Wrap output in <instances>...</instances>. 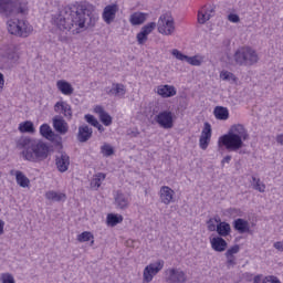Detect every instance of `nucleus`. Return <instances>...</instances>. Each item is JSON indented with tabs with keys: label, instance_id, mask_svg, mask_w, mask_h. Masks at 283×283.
<instances>
[{
	"label": "nucleus",
	"instance_id": "obj_34",
	"mask_svg": "<svg viewBox=\"0 0 283 283\" xmlns=\"http://www.w3.org/2000/svg\"><path fill=\"white\" fill-rule=\"evenodd\" d=\"M106 222L108 227H116V224L123 222V217L120 214L109 213L107 214Z\"/></svg>",
	"mask_w": 283,
	"mask_h": 283
},
{
	"label": "nucleus",
	"instance_id": "obj_11",
	"mask_svg": "<svg viewBox=\"0 0 283 283\" xmlns=\"http://www.w3.org/2000/svg\"><path fill=\"white\" fill-rule=\"evenodd\" d=\"M55 167L60 174H65L70 169V155L61 150L55 155Z\"/></svg>",
	"mask_w": 283,
	"mask_h": 283
},
{
	"label": "nucleus",
	"instance_id": "obj_31",
	"mask_svg": "<svg viewBox=\"0 0 283 283\" xmlns=\"http://www.w3.org/2000/svg\"><path fill=\"white\" fill-rule=\"evenodd\" d=\"M46 200H52L53 202H61L63 200H66L65 193L56 192V191H48L45 193Z\"/></svg>",
	"mask_w": 283,
	"mask_h": 283
},
{
	"label": "nucleus",
	"instance_id": "obj_45",
	"mask_svg": "<svg viewBox=\"0 0 283 283\" xmlns=\"http://www.w3.org/2000/svg\"><path fill=\"white\" fill-rule=\"evenodd\" d=\"M262 283H282L280 282V279L273 275L265 276L262 281Z\"/></svg>",
	"mask_w": 283,
	"mask_h": 283
},
{
	"label": "nucleus",
	"instance_id": "obj_48",
	"mask_svg": "<svg viewBox=\"0 0 283 283\" xmlns=\"http://www.w3.org/2000/svg\"><path fill=\"white\" fill-rule=\"evenodd\" d=\"M228 266H235V256H226Z\"/></svg>",
	"mask_w": 283,
	"mask_h": 283
},
{
	"label": "nucleus",
	"instance_id": "obj_29",
	"mask_svg": "<svg viewBox=\"0 0 283 283\" xmlns=\"http://www.w3.org/2000/svg\"><path fill=\"white\" fill-rule=\"evenodd\" d=\"M18 129L21 134H34V123H32L31 120L22 122L19 124Z\"/></svg>",
	"mask_w": 283,
	"mask_h": 283
},
{
	"label": "nucleus",
	"instance_id": "obj_56",
	"mask_svg": "<svg viewBox=\"0 0 283 283\" xmlns=\"http://www.w3.org/2000/svg\"><path fill=\"white\" fill-rule=\"evenodd\" d=\"M253 282L254 283H262V274L255 275L254 279H253Z\"/></svg>",
	"mask_w": 283,
	"mask_h": 283
},
{
	"label": "nucleus",
	"instance_id": "obj_35",
	"mask_svg": "<svg viewBox=\"0 0 283 283\" xmlns=\"http://www.w3.org/2000/svg\"><path fill=\"white\" fill-rule=\"evenodd\" d=\"M90 240H92L91 244H94V234H92V232L84 231L77 235L78 242H90Z\"/></svg>",
	"mask_w": 283,
	"mask_h": 283
},
{
	"label": "nucleus",
	"instance_id": "obj_37",
	"mask_svg": "<svg viewBox=\"0 0 283 283\" xmlns=\"http://www.w3.org/2000/svg\"><path fill=\"white\" fill-rule=\"evenodd\" d=\"M211 17H213V14L207 15V11L201 10L198 12V23H200L201 25H205V22L209 21Z\"/></svg>",
	"mask_w": 283,
	"mask_h": 283
},
{
	"label": "nucleus",
	"instance_id": "obj_53",
	"mask_svg": "<svg viewBox=\"0 0 283 283\" xmlns=\"http://www.w3.org/2000/svg\"><path fill=\"white\" fill-rule=\"evenodd\" d=\"M59 41H61V43H67L70 41V38H67V35H60Z\"/></svg>",
	"mask_w": 283,
	"mask_h": 283
},
{
	"label": "nucleus",
	"instance_id": "obj_50",
	"mask_svg": "<svg viewBox=\"0 0 283 283\" xmlns=\"http://www.w3.org/2000/svg\"><path fill=\"white\" fill-rule=\"evenodd\" d=\"M94 112H95V114H98V116L101 117L105 113V108H103V106H96L94 108Z\"/></svg>",
	"mask_w": 283,
	"mask_h": 283
},
{
	"label": "nucleus",
	"instance_id": "obj_59",
	"mask_svg": "<svg viewBox=\"0 0 283 283\" xmlns=\"http://www.w3.org/2000/svg\"><path fill=\"white\" fill-rule=\"evenodd\" d=\"M138 134L139 133L137 130H132L130 133H128V136H133V138H136Z\"/></svg>",
	"mask_w": 283,
	"mask_h": 283
},
{
	"label": "nucleus",
	"instance_id": "obj_52",
	"mask_svg": "<svg viewBox=\"0 0 283 283\" xmlns=\"http://www.w3.org/2000/svg\"><path fill=\"white\" fill-rule=\"evenodd\" d=\"M4 85H6V80L3 78L2 73H0V94L3 92Z\"/></svg>",
	"mask_w": 283,
	"mask_h": 283
},
{
	"label": "nucleus",
	"instance_id": "obj_33",
	"mask_svg": "<svg viewBox=\"0 0 283 283\" xmlns=\"http://www.w3.org/2000/svg\"><path fill=\"white\" fill-rule=\"evenodd\" d=\"M253 189L255 191H259L260 193H264L266 190V185L260 180V178H256L255 176H252V182H251Z\"/></svg>",
	"mask_w": 283,
	"mask_h": 283
},
{
	"label": "nucleus",
	"instance_id": "obj_60",
	"mask_svg": "<svg viewBox=\"0 0 283 283\" xmlns=\"http://www.w3.org/2000/svg\"><path fill=\"white\" fill-rule=\"evenodd\" d=\"M213 222H217V224H220V222H222V220H220V217H217L213 219Z\"/></svg>",
	"mask_w": 283,
	"mask_h": 283
},
{
	"label": "nucleus",
	"instance_id": "obj_5",
	"mask_svg": "<svg viewBox=\"0 0 283 283\" xmlns=\"http://www.w3.org/2000/svg\"><path fill=\"white\" fill-rule=\"evenodd\" d=\"M28 12V6L21 0H0V14L10 19V17H17V14H25Z\"/></svg>",
	"mask_w": 283,
	"mask_h": 283
},
{
	"label": "nucleus",
	"instance_id": "obj_24",
	"mask_svg": "<svg viewBox=\"0 0 283 283\" xmlns=\"http://www.w3.org/2000/svg\"><path fill=\"white\" fill-rule=\"evenodd\" d=\"M109 96H125V85L120 83H113L112 87L106 91Z\"/></svg>",
	"mask_w": 283,
	"mask_h": 283
},
{
	"label": "nucleus",
	"instance_id": "obj_43",
	"mask_svg": "<svg viewBox=\"0 0 283 283\" xmlns=\"http://www.w3.org/2000/svg\"><path fill=\"white\" fill-rule=\"evenodd\" d=\"M209 143H211V139H209L207 137H200L199 138L200 149H202L203 151L207 150V147H209Z\"/></svg>",
	"mask_w": 283,
	"mask_h": 283
},
{
	"label": "nucleus",
	"instance_id": "obj_2",
	"mask_svg": "<svg viewBox=\"0 0 283 283\" xmlns=\"http://www.w3.org/2000/svg\"><path fill=\"white\" fill-rule=\"evenodd\" d=\"M17 149H22L21 156L29 163H43L50 156V146L40 139L22 136L15 140Z\"/></svg>",
	"mask_w": 283,
	"mask_h": 283
},
{
	"label": "nucleus",
	"instance_id": "obj_1",
	"mask_svg": "<svg viewBox=\"0 0 283 283\" xmlns=\"http://www.w3.org/2000/svg\"><path fill=\"white\" fill-rule=\"evenodd\" d=\"M54 23L62 32H70L72 30V34H81L83 30L96 25L94 6L90 3H80L65 7L60 11Z\"/></svg>",
	"mask_w": 283,
	"mask_h": 283
},
{
	"label": "nucleus",
	"instance_id": "obj_9",
	"mask_svg": "<svg viewBox=\"0 0 283 283\" xmlns=\"http://www.w3.org/2000/svg\"><path fill=\"white\" fill-rule=\"evenodd\" d=\"M171 54L178 61H186L189 65H195L196 67H200V65H202L203 60L200 55L188 56L182 54L178 49H174Z\"/></svg>",
	"mask_w": 283,
	"mask_h": 283
},
{
	"label": "nucleus",
	"instance_id": "obj_23",
	"mask_svg": "<svg viewBox=\"0 0 283 283\" xmlns=\"http://www.w3.org/2000/svg\"><path fill=\"white\" fill-rule=\"evenodd\" d=\"M115 205L117 209L125 210L129 207V198H127L123 192L117 191L115 196Z\"/></svg>",
	"mask_w": 283,
	"mask_h": 283
},
{
	"label": "nucleus",
	"instance_id": "obj_57",
	"mask_svg": "<svg viewBox=\"0 0 283 283\" xmlns=\"http://www.w3.org/2000/svg\"><path fill=\"white\" fill-rule=\"evenodd\" d=\"M276 143L279 145H283V134H280V135L276 136Z\"/></svg>",
	"mask_w": 283,
	"mask_h": 283
},
{
	"label": "nucleus",
	"instance_id": "obj_6",
	"mask_svg": "<svg viewBox=\"0 0 283 283\" xmlns=\"http://www.w3.org/2000/svg\"><path fill=\"white\" fill-rule=\"evenodd\" d=\"M7 30L9 34H12L13 36H21L22 39H27L29 34H32L34 29L25 20L10 19L7 21Z\"/></svg>",
	"mask_w": 283,
	"mask_h": 283
},
{
	"label": "nucleus",
	"instance_id": "obj_18",
	"mask_svg": "<svg viewBox=\"0 0 283 283\" xmlns=\"http://www.w3.org/2000/svg\"><path fill=\"white\" fill-rule=\"evenodd\" d=\"M232 227L234 231H238V233L244 234V233H251V226H249V221L238 218L232 222Z\"/></svg>",
	"mask_w": 283,
	"mask_h": 283
},
{
	"label": "nucleus",
	"instance_id": "obj_17",
	"mask_svg": "<svg viewBox=\"0 0 283 283\" xmlns=\"http://www.w3.org/2000/svg\"><path fill=\"white\" fill-rule=\"evenodd\" d=\"M175 193L174 189L169 188V186H163L159 191L161 202L164 205H171Z\"/></svg>",
	"mask_w": 283,
	"mask_h": 283
},
{
	"label": "nucleus",
	"instance_id": "obj_22",
	"mask_svg": "<svg viewBox=\"0 0 283 283\" xmlns=\"http://www.w3.org/2000/svg\"><path fill=\"white\" fill-rule=\"evenodd\" d=\"M53 127L55 132H57V134H62V135H65V133L69 129L67 123L65 122V119H63V117H54Z\"/></svg>",
	"mask_w": 283,
	"mask_h": 283
},
{
	"label": "nucleus",
	"instance_id": "obj_8",
	"mask_svg": "<svg viewBox=\"0 0 283 283\" xmlns=\"http://www.w3.org/2000/svg\"><path fill=\"white\" fill-rule=\"evenodd\" d=\"M164 266H165V261L163 260L148 264L144 269V274H143L144 282H151V280H154V276L158 275V273L163 271Z\"/></svg>",
	"mask_w": 283,
	"mask_h": 283
},
{
	"label": "nucleus",
	"instance_id": "obj_54",
	"mask_svg": "<svg viewBox=\"0 0 283 283\" xmlns=\"http://www.w3.org/2000/svg\"><path fill=\"white\" fill-rule=\"evenodd\" d=\"M202 10H203V12H207V15L212 14V17H213V14L216 12V9H213V8H211V9L203 8Z\"/></svg>",
	"mask_w": 283,
	"mask_h": 283
},
{
	"label": "nucleus",
	"instance_id": "obj_12",
	"mask_svg": "<svg viewBox=\"0 0 283 283\" xmlns=\"http://www.w3.org/2000/svg\"><path fill=\"white\" fill-rule=\"evenodd\" d=\"M167 277L166 282L167 283H187V273L180 269H169L167 271Z\"/></svg>",
	"mask_w": 283,
	"mask_h": 283
},
{
	"label": "nucleus",
	"instance_id": "obj_10",
	"mask_svg": "<svg viewBox=\"0 0 283 283\" xmlns=\"http://www.w3.org/2000/svg\"><path fill=\"white\" fill-rule=\"evenodd\" d=\"M155 122L163 127V129H171L174 127V114L169 111H163L155 116Z\"/></svg>",
	"mask_w": 283,
	"mask_h": 283
},
{
	"label": "nucleus",
	"instance_id": "obj_36",
	"mask_svg": "<svg viewBox=\"0 0 283 283\" xmlns=\"http://www.w3.org/2000/svg\"><path fill=\"white\" fill-rule=\"evenodd\" d=\"M101 154H103L105 158H109V156H114V147L109 144H104L101 147Z\"/></svg>",
	"mask_w": 283,
	"mask_h": 283
},
{
	"label": "nucleus",
	"instance_id": "obj_16",
	"mask_svg": "<svg viewBox=\"0 0 283 283\" xmlns=\"http://www.w3.org/2000/svg\"><path fill=\"white\" fill-rule=\"evenodd\" d=\"M93 134H94V130L87 124L80 126L78 133H77L78 143H87V140L92 138Z\"/></svg>",
	"mask_w": 283,
	"mask_h": 283
},
{
	"label": "nucleus",
	"instance_id": "obj_26",
	"mask_svg": "<svg viewBox=\"0 0 283 283\" xmlns=\"http://www.w3.org/2000/svg\"><path fill=\"white\" fill-rule=\"evenodd\" d=\"M217 233L219 238H227V235H231V224L227 221H222L217 224Z\"/></svg>",
	"mask_w": 283,
	"mask_h": 283
},
{
	"label": "nucleus",
	"instance_id": "obj_25",
	"mask_svg": "<svg viewBox=\"0 0 283 283\" xmlns=\"http://www.w3.org/2000/svg\"><path fill=\"white\" fill-rule=\"evenodd\" d=\"M148 13L135 12L130 15L129 21L133 25H143L147 21Z\"/></svg>",
	"mask_w": 283,
	"mask_h": 283
},
{
	"label": "nucleus",
	"instance_id": "obj_3",
	"mask_svg": "<svg viewBox=\"0 0 283 283\" xmlns=\"http://www.w3.org/2000/svg\"><path fill=\"white\" fill-rule=\"evenodd\" d=\"M244 140H249V132L242 124L233 125L227 135L220 137L219 143L229 151H238L244 147Z\"/></svg>",
	"mask_w": 283,
	"mask_h": 283
},
{
	"label": "nucleus",
	"instance_id": "obj_49",
	"mask_svg": "<svg viewBox=\"0 0 283 283\" xmlns=\"http://www.w3.org/2000/svg\"><path fill=\"white\" fill-rule=\"evenodd\" d=\"M273 247H274V249H276V251L283 252V241L274 242Z\"/></svg>",
	"mask_w": 283,
	"mask_h": 283
},
{
	"label": "nucleus",
	"instance_id": "obj_46",
	"mask_svg": "<svg viewBox=\"0 0 283 283\" xmlns=\"http://www.w3.org/2000/svg\"><path fill=\"white\" fill-rule=\"evenodd\" d=\"M228 21H230L231 23H240V15L235 13H230L228 15Z\"/></svg>",
	"mask_w": 283,
	"mask_h": 283
},
{
	"label": "nucleus",
	"instance_id": "obj_55",
	"mask_svg": "<svg viewBox=\"0 0 283 283\" xmlns=\"http://www.w3.org/2000/svg\"><path fill=\"white\" fill-rule=\"evenodd\" d=\"M94 127H96V129H98V132L101 134H103V132H105V127H103L99 122H97V125H95Z\"/></svg>",
	"mask_w": 283,
	"mask_h": 283
},
{
	"label": "nucleus",
	"instance_id": "obj_15",
	"mask_svg": "<svg viewBox=\"0 0 283 283\" xmlns=\"http://www.w3.org/2000/svg\"><path fill=\"white\" fill-rule=\"evenodd\" d=\"M116 12H118V4H108L104 8L102 17L107 25L114 23V19H116Z\"/></svg>",
	"mask_w": 283,
	"mask_h": 283
},
{
	"label": "nucleus",
	"instance_id": "obj_58",
	"mask_svg": "<svg viewBox=\"0 0 283 283\" xmlns=\"http://www.w3.org/2000/svg\"><path fill=\"white\" fill-rule=\"evenodd\" d=\"M6 227V222L0 219V235H3V228Z\"/></svg>",
	"mask_w": 283,
	"mask_h": 283
},
{
	"label": "nucleus",
	"instance_id": "obj_42",
	"mask_svg": "<svg viewBox=\"0 0 283 283\" xmlns=\"http://www.w3.org/2000/svg\"><path fill=\"white\" fill-rule=\"evenodd\" d=\"M84 120H86L88 125H92V127H95V125H98V119L92 114H86L84 116Z\"/></svg>",
	"mask_w": 283,
	"mask_h": 283
},
{
	"label": "nucleus",
	"instance_id": "obj_40",
	"mask_svg": "<svg viewBox=\"0 0 283 283\" xmlns=\"http://www.w3.org/2000/svg\"><path fill=\"white\" fill-rule=\"evenodd\" d=\"M99 120L105 125V127H109V125H112V115L105 112L99 116Z\"/></svg>",
	"mask_w": 283,
	"mask_h": 283
},
{
	"label": "nucleus",
	"instance_id": "obj_28",
	"mask_svg": "<svg viewBox=\"0 0 283 283\" xmlns=\"http://www.w3.org/2000/svg\"><path fill=\"white\" fill-rule=\"evenodd\" d=\"M15 181L17 185H19V187H22L23 189L30 187V179L21 170L15 171Z\"/></svg>",
	"mask_w": 283,
	"mask_h": 283
},
{
	"label": "nucleus",
	"instance_id": "obj_19",
	"mask_svg": "<svg viewBox=\"0 0 283 283\" xmlns=\"http://www.w3.org/2000/svg\"><path fill=\"white\" fill-rule=\"evenodd\" d=\"M210 244L213 251H217V253H223V251L229 247V243H227V240H224L222 237H214L210 239Z\"/></svg>",
	"mask_w": 283,
	"mask_h": 283
},
{
	"label": "nucleus",
	"instance_id": "obj_32",
	"mask_svg": "<svg viewBox=\"0 0 283 283\" xmlns=\"http://www.w3.org/2000/svg\"><path fill=\"white\" fill-rule=\"evenodd\" d=\"M61 107L62 113L64 114L65 118H72V106L65 102H57L55 104V108Z\"/></svg>",
	"mask_w": 283,
	"mask_h": 283
},
{
	"label": "nucleus",
	"instance_id": "obj_30",
	"mask_svg": "<svg viewBox=\"0 0 283 283\" xmlns=\"http://www.w3.org/2000/svg\"><path fill=\"white\" fill-rule=\"evenodd\" d=\"M106 177L107 175L103 172L96 174L91 180V188L97 190L101 187V185H103V181L105 180Z\"/></svg>",
	"mask_w": 283,
	"mask_h": 283
},
{
	"label": "nucleus",
	"instance_id": "obj_27",
	"mask_svg": "<svg viewBox=\"0 0 283 283\" xmlns=\"http://www.w3.org/2000/svg\"><path fill=\"white\" fill-rule=\"evenodd\" d=\"M217 120H229V108L224 106H217L213 111Z\"/></svg>",
	"mask_w": 283,
	"mask_h": 283
},
{
	"label": "nucleus",
	"instance_id": "obj_4",
	"mask_svg": "<svg viewBox=\"0 0 283 283\" xmlns=\"http://www.w3.org/2000/svg\"><path fill=\"white\" fill-rule=\"evenodd\" d=\"M233 59L234 63L241 67H251L252 65H255L258 61H260L258 52L250 46L238 49L233 55Z\"/></svg>",
	"mask_w": 283,
	"mask_h": 283
},
{
	"label": "nucleus",
	"instance_id": "obj_14",
	"mask_svg": "<svg viewBox=\"0 0 283 283\" xmlns=\"http://www.w3.org/2000/svg\"><path fill=\"white\" fill-rule=\"evenodd\" d=\"M40 134L41 136H43V138H46V140H51V143H56V145H61V140H63L61 135L55 134L52 130V127H50V125L48 124H43L40 126Z\"/></svg>",
	"mask_w": 283,
	"mask_h": 283
},
{
	"label": "nucleus",
	"instance_id": "obj_38",
	"mask_svg": "<svg viewBox=\"0 0 283 283\" xmlns=\"http://www.w3.org/2000/svg\"><path fill=\"white\" fill-rule=\"evenodd\" d=\"M200 137L211 139V124H209V122H206L203 124V129L201 132Z\"/></svg>",
	"mask_w": 283,
	"mask_h": 283
},
{
	"label": "nucleus",
	"instance_id": "obj_21",
	"mask_svg": "<svg viewBox=\"0 0 283 283\" xmlns=\"http://www.w3.org/2000/svg\"><path fill=\"white\" fill-rule=\"evenodd\" d=\"M57 90L64 94V96H72L74 94V87L72 84L65 80H60L56 82Z\"/></svg>",
	"mask_w": 283,
	"mask_h": 283
},
{
	"label": "nucleus",
	"instance_id": "obj_20",
	"mask_svg": "<svg viewBox=\"0 0 283 283\" xmlns=\"http://www.w3.org/2000/svg\"><path fill=\"white\" fill-rule=\"evenodd\" d=\"M157 94L161 96V98H171V96H176L177 91L175 86L166 84L157 87Z\"/></svg>",
	"mask_w": 283,
	"mask_h": 283
},
{
	"label": "nucleus",
	"instance_id": "obj_39",
	"mask_svg": "<svg viewBox=\"0 0 283 283\" xmlns=\"http://www.w3.org/2000/svg\"><path fill=\"white\" fill-rule=\"evenodd\" d=\"M220 77L223 81H231V83H235V81H238V77H235V75L233 73L228 72V71L221 72Z\"/></svg>",
	"mask_w": 283,
	"mask_h": 283
},
{
	"label": "nucleus",
	"instance_id": "obj_13",
	"mask_svg": "<svg viewBox=\"0 0 283 283\" xmlns=\"http://www.w3.org/2000/svg\"><path fill=\"white\" fill-rule=\"evenodd\" d=\"M156 22H149L144 25L139 33H137V43L138 45H145L149 39V34H151L156 30Z\"/></svg>",
	"mask_w": 283,
	"mask_h": 283
},
{
	"label": "nucleus",
	"instance_id": "obj_41",
	"mask_svg": "<svg viewBox=\"0 0 283 283\" xmlns=\"http://www.w3.org/2000/svg\"><path fill=\"white\" fill-rule=\"evenodd\" d=\"M240 253V245L235 244L233 247H231L230 249L227 250V252L224 253L226 258H234L235 254Z\"/></svg>",
	"mask_w": 283,
	"mask_h": 283
},
{
	"label": "nucleus",
	"instance_id": "obj_44",
	"mask_svg": "<svg viewBox=\"0 0 283 283\" xmlns=\"http://www.w3.org/2000/svg\"><path fill=\"white\" fill-rule=\"evenodd\" d=\"M1 281L2 283H15L14 282V276H12V274L10 273H4L1 275Z\"/></svg>",
	"mask_w": 283,
	"mask_h": 283
},
{
	"label": "nucleus",
	"instance_id": "obj_47",
	"mask_svg": "<svg viewBox=\"0 0 283 283\" xmlns=\"http://www.w3.org/2000/svg\"><path fill=\"white\" fill-rule=\"evenodd\" d=\"M207 224H208V230H210V231H217L218 226H216V223H213V219H210V220L207 222Z\"/></svg>",
	"mask_w": 283,
	"mask_h": 283
},
{
	"label": "nucleus",
	"instance_id": "obj_51",
	"mask_svg": "<svg viewBox=\"0 0 283 283\" xmlns=\"http://www.w3.org/2000/svg\"><path fill=\"white\" fill-rule=\"evenodd\" d=\"M231 163V155H227L222 160H221V167H224V165H229Z\"/></svg>",
	"mask_w": 283,
	"mask_h": 283
},
{
	"label": "nucleus",
	"instance_id": "obj_61",
	"mask_svg": "<svg viewBox=\"0 0 283 283\" xmlns=\"http://www.w3.org/2000/svg\"><path fill=\"white\" fill-rule=\"evenodd\" d=\"M248 281L251 282V276H249Z\"/></svg>",
	"mask_w": 283,
	"mask_h": 283
},
{
	"label": "nucleus",
	"instance_id": "obj_7",
	"mask_svg": "<svg viewBox=\"0 0 283 283\" xmlns=\"http://www.w3.org/2000/svg\"><path fill=\"white\" fill-rule=\"evenodd\" d=\"M158 32L160 34H165L166 36H171V34L176 31V27L174 25V18L171 13L167 12L159 17L158 23Z\"/></svg>",
	"mask_w": 283,
	"mask_h": 283
}]
</instances>
